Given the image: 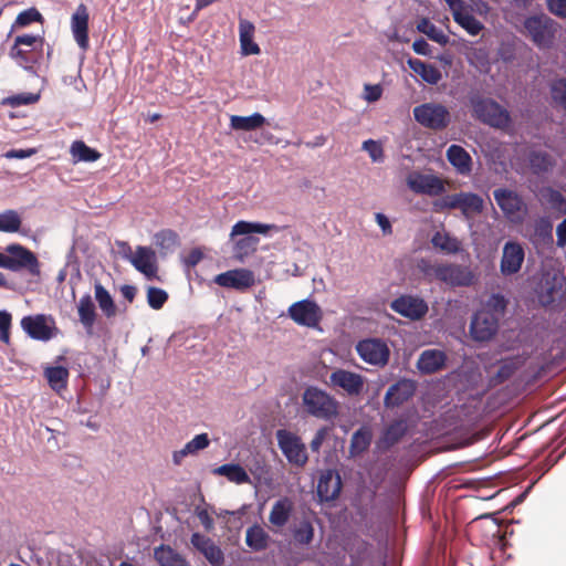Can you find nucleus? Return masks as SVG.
Instances as JSON below:
<instances>
[{
    "label": "nucleus",
    "instance_id": "obj_53",
    "mask_svg": "<svg viewBox=\"0 0 566 566\" xmlns=\"http://www.w3.org/2000/svg\"><path fill=\"white\" fill-rule=\"evenodd\" d=\"M40 95L34 93H20L8 96L3 99V104L11 107H18L21 105H31L39 101Z\"/></svg>",
    "mask_w": 566,
    "mask_h": 566
},
{
    "label": "nucleus",
    "instance_id": "obj_10",
    "mask_svg": "<svg viewBox=\"0 0 566 566\" xmlns=\"http://www.w3.org/2000/svg\"><path fill=\"white\" fill-rule=\"evenodd\" d=\"M424 273L451 286H470L474 283L470 268L460 264H436L424 270Z\"/></svg>",
    "mask_w": 566,
    "mask_h": 566
},
{
    "label": "nucleus",
    "instance_id": "obj_39",
    "mask_svg": "<svg viewBox=\"0 0 566 566\" xmlns=\"http://www.w3.org/2000/svg\"><path fill=\"white\" fill-rule=\"evenodd\" d=\"M264 123L265 118L260 113H254L250 116L232 115L230 118V126L235 130H254L260 128Z\"/></svg>",
    "mask_w": 566,
    "mask_h": 566
},
{
    "label": "nucleus",
    "instance_id": "obj_48",
    "mask_svg": "<svg viewBox=\"0 0 566 566\" xmlns=\"http://www.w3.org/2000/svg\"><path fill=\"white\" fill-rule=\"evenodd\" d=\"M371 442V434L366 429H359L352 436L350 439V453L360 454L368 449Z\"/></svg>",
    "mask_w": 566,
    "mask_h": 566
},
{
    "label": "nucleus",
    "instance_id": "obj_63",
    "mask_svg": "<svg viewBox=\"0 0 566 566\" xmlns=\"http://www.w3.org/2000/svg\"><path fill=\"white\" fill-rule=\"evenodd\" d=\"M556 235V244L559 248H564L566 245V218L557 226Z\"/></svg>",
    "mask_w": 566,
    "mask_h": 566
},
{
    "label": "nucleus",
    "instance_id": "obj_50",
    "mask_svg": "<svg viewBox=\"0 0 566 566\" xmlns=\"http://www.w3.org/2000/svg\"><path fill=\"white\" fill-rule=\"evenodd\" d=\"M156 245L161 251H170L179 244L178 234L171 229H164L155 235Z\"/></svg>",
    "mask_w": 566,
    "mask_h": 566
},
{
    "label": "nucleus",
    "instance_id": "obj_9",
    "mask_svg": "<svg viewBox=\"0 0 566 566\" xmlns=\"http://www.w3.org/2000/svg\"><path fill=\"white\" fill-rule=\"evenodd\" d=\"M412 112L421 126L432 130H443L451 123L449 109L439 103H424L416 106Z\"/></svg>",
    "mask_w": 566,
    "mask_h": 566
},
{
    "label": "nucleus",
    "instance_id": "obj_28",
    "mask_svg": "<svg viewBox=\"0 0 566 566\" xmlns=\"http://www.w3.org/2000/svg\"><path fill=\"white\" fill-rule=\"evenodd\" d=\"M447 354L440 349L423 350L417 361V368L423 375H431L446 367Z\"/></svg>",
    "mask_w": 566,
    "mask_h": 566
},
{
    "label": "nucleus",
    "instance_id": "obj_43",
    "mask_svg": "<svg viewBox=\"0 0 566 566\" xmlns=\"http://www.w3.org/2000/svg\"><path fill=\"white\" fill-rule=\"evenodd\" d=\"M34 22L43 23L44 18L35 7H32L17 15L14 22L11 24V32L25 28Z\"/></svg>",
    "mask_w": 566,
    "mask_h": 566
},
{
    "label": "nucleus",
    "instance_id": "obj_15",
    "mask_svg": "<svg viewBox=\"0 0 566 566\" xmlns=\"http://www.w3.org/2000/svg\"><path fill=\"white\" fill-rule=\"evenodd\" d=\"M452 12L454 22L463 28L470 35H478L483 29V23L471 13V7L463 0H444Z\"/></svg>",
    "mask_w": 566,
    "mask_h": 566
},
{
    "label": "nucleus",
    "instance_id": "obj_60",
    "mask_svg": "<svg viewBox=\"0 0 566 566\" xmlns=\"http://www.w3.org/2000/svg\"><path fill=\"white\" fill-rule=\"evenodd\" d=\"M203 259V253L200 249H192L185 259V264L188 268H195Z\"/></svg>",
    "mask_w": 566,
    "mask_h": 566
},
{
    "label": "nucleus",
    "instance_id": "obj_33",
    "mask_svg": "<svg viewBox=\"0 0 566 566\" xmlns=\"http://www.w3.org/2000/svg\"><path fill=\"white\" fill-rule=\"evenodd\" d=\"M154 558L160 566H190L179 553L165 544L154 549Z\"/></svg>",
    "mask_w": 566,
    "mask_h": 566
},
{
    "label": "nucleus",
    "instance_id": "obj_52",
    "mask_svg": "<svg viewBox=\"0 0 566 566\" xmlns=\"http://www.w3.org/2000/svg\"><path fill=\"white\" fill-rule=\"evenodd\" d=\"M551 95L553 102L566 111V80L559 78L552 83Z\"/></svg>",
    "mask_w": 566,
    "mask_h": 566
},
{
    "label": "nucleus",
    "instance_id": "obj_41",
    "mask_svg": "<svg viewBox=\"0 0 566 566\" xmlns=\"http://www.w3.org/2000/svg\"><path fill=\"white\" fill-rule=\"evenodd\" d=\"M94 292L102 313L107 318L114 317L117 313V307L109 292L99 282L95 283Z\"/></svg>",
    "mask_w": 566,
    "mask_h": 566
},
{
    "label": "nucleus",
    "instance_id": "obj_8",
    "mask_svg": "<svg viewBox=\"0 0 566 566\" xmlns=\"http://www.w3.org/2000/svg\"><path fill=\"white\" fill-rule=\"evenodd\" d=\"M524 29L538 48H551L557 32V23L548 15L535 14L525 19Z\"/></svg>",
    "mask_w": 566,
    "mask_h": 566
},
{
    "label": "nucleus",
    "instance_id": "obj_18",
    "mask_svg": "<svg viewBox=\"0 0 566 566\" xmlns=\"http://www.w3.org/2000/svg\"><path fill=\"white\" fill-rule=\"evenodd\" d=\"M390 308L401 316L411 321H418L428 313V304L420 297L412 295H401L394 300Z\"/></svg>",
    "mask_w": 566,
    "mask_h": 566
},
{
    "label": "nucleus",
    "instance_id": "obj_38",
    "mask_svg": "<svg viewBox=\"0 0 566 566\" xmlns=\"http://www.w3.org/2000/svg\"><path fill=\"white\" fill-rule=\"evenodd\" d=\"M431 243L444 254H455L461 250V242L448 232L437 231L431 238Z\"/></svg>",
    "mask_w": 566,
    "mask_h": 566
},
{
    "label": "nucleus",
    "instance_id": "obj_36",
    "mask_svg": "<svg viewBox=\"0 0 566 566\" xmlns=\"http://www.w3.org/2000/svg\"><path fill=\"white\" fill-rule=\"evenodd\" d=\"M213 474L226 476L230 482L235 484H244L251 482L247 471L237 463L222 464L213 470Z\"/></svg>",
    "mask_w": 566,
    "mask_h": 566
},
{
    "label": "nucleus",
    "instance_id": "obj_22",
    "mask_svg": "<svg viewBox=\"0 0 566 566\" xmlns=\"http://www.w3.org/2000/svg\"><path fill=\"white\" fill-rule=\"evenodd\" d=\"M294 512V502L289 496L276 500L269 513V523L274 533L282 531L290 522Z\"/></svg>",
    "mask_w": 566,
    "mask_h": 566
},
{
    "label": "nucleus",
    "instance_id": "obj_11",
    "mask_svg": "<svg viewBox=\"0 0 566 566\" xmlns=\"http://www.w3.org/2000/svg\"><path fill=\"white\" fill-rule=\"evenodd\" d=\"M356 352L367 364L384 367L388 364L390 349L381 338H365L357 343Z\"/></svg>",
    "mask_w": 566,
    "mask_h": 566
},
{
    "label": "nucleus",
    "instance_id": "obj_14",
    "mask_svg": "<svg viewBox=\"0 0 566 566\" xmlns=\"http://www.w3.org/2000/svg\"><path fill=\"white\" fill-rule=\"evenodd\" d=\"M407 185L413 192L431 197L440 196L446 191L444 181L440 177L419 171L409 174Z\"/></svg>",
    "mask_w": 566,
    "mask_h": 566
},
{
    "label": "nucleus",
    "instance_id": "obj_58",
    "mask_svg": "<svg viewBox=\"0 0 566 566\" xmlns=\"http://www.w3.org/2000/svg\"><path fill=\"white\" fill-rule=\"evenodd\" d=\"M365 99L369 103L377 102L382 95V88L380 85L366 84L365 87Z\"/></svg>",
    "mask_w": 566,
    "mask_h": 566
},
{
    "label": "nucleus",
    "instance_id": "obj_56",
    "mask_svg": "<svg viewBox=\"0 0 566 566\" xmlns=\"http://www.w3.org/2000/svg\"><path fill=\"white\" fill-rule=\"evenodd\" d=\"M547 9L554 15L566 19V0H547Z\"/></svg>",
    "mask_w": 566,
    "mask_h": 566
},
{
    "label": "nucleus",
    "instance_id": "obj_46",
    "mask_svg": "<svg viewBox=\"0 0 566 566\" xmlns=\"http://www.w3.org/2000/svg\"><path fill=\"white\" fill-rule=\"evenodd\" d=\"M21 217L15 210L0 212V232L14 233L21 228Z\"/></svg>",
    "mask_w": 566,
    "mask_h": 566
},
{
    "label": "nucleus",
    "instance_id": "obj_57",
    "mask_svg": "<svg viewBox=\"0 0 566 566\" xmlns=\"http://www.w3.org/2000/svg\"><path fill=\"white\" fill-rule=\"evenodd\" d=\"M329 430L331 429L328 427H322L316 431L314 438L310 443L311 450L313 452H319V449L323 442L325 441L326 437L328 436Z\"/></svg>",
    "mask_w": 566,
    "mask_h": 566
},
{
    "label": "nucleus",
    "instance_id": "obj_7",
    "mask_svg": "<svg viewBox=\"0 0 566 566\" xmlns=\"http://www.w3.org/2000/svg\"><path fill=\"white\" fill-rule=\"evenodd\" d=\"M7 254L0 252V268L13 272L27 270L31 275H40V262L36 255L19 243L6 247Z\"/></svg>",
    "mask_w": 566,
    "mask_h": 566
},
{
    "label": "nucleus",
    "instance_id": "obj_1",
    "mask_svg": "<svg viewBox=\"0 0 566 566\" xmlns=\"http://www.w3.org/2000/svg\"><path fill=\"white\" fill-rule=\"evenodd\" d=\"M507 305L509 300L504 295L491 294L471 318L469 331L472 339L481 343L491 340L497 334Z\"/></svg>",
    "mask_w": 566,
    "mask_h": 566
},
{
    "label": "nucleus",
    "instance_id": "obj_47",
    "mask_svg": "<svg viewBox=\"0 0 566 566\" xmlns=\"http://www.w3.org/2000/svg\"><path fill=\"white\" fill-rule=\"evenodd\" d=\"M407 432V423L405 420H395L385 430L382 440L391 447L396 444Z\"/></svg>",
    "mask_w": 566,
    "mask_h": 566
},
{
    "label": "nucleus",
    "instance_id": "obj_20",
    "mask_svg": "<svg viewBox=\"0 0 566 566\" xmlns=\"http://www.w3.org/2000/svg\"><path fill=\"white\" fill-rule=\"evenodd\" d=\"M214 282L222 287L243 291L253 286L255 280L251 270L235 269L218 274Z\"/></svg>",
    "mask_w": 566,
    "mask_h": 566
},
{
    "label": "nucleus",
    "instance_id": "obj_59",
    "mask_svg": "<svg viewBox=\"0 0 566 566\" xmlns=\"http://www.w3.org/2000/svg\"><path fill=\"white\" fill-rule=\"evenodd\" d=\"M196 515L206 531L210 532L214 527V521L207 509H197Z\"/></svg>",
    "mask_w": 566,
    "mask_h": 566
},
{
    "label": "nucleus",
    "instance_id": "obj_42",
    "mask_svg": "<svg viewBox=\"0 0 566 566\" xmlns=\"http://www.w3.org/2000/svg\"><path fill=\"white\" fill-rule=\"evenodd\" d=\"M44 376L50 387L59 392L66 388L70 373L65 367L55 366L45 368Z\"/></svg>",
    "mask_w": 566,
    "mask_h": 566
},
{
    "label": "nucleus",
    "instance_id": "obj_24",
    "mask_svg": "<svg viewBox=\"0 0 566 566\" xmlns=\"http://www.w3.org/2000/svg\"><path fill=\"white\" fill-rule=\"evenodd\" d=\"M340 475L333 470L321 473L317 482V496L321 502H331L338 497L342 490Z\"/></svg>",
    "mask_w": 566,
    "mask_h": 566
},
{
    "label": "nucleus",
    "instance_id": "obj_32",
    "mask_svg": "<svg viewBox=\"0 0 566 566\" xmlns=\"http://www.w3.org/2000/svg\"><path fill=\"white\" fill-rule=\"evenodd\" d=\"M270 541L269 533L259 524H253L245 532V544L254 552L265 551Z\"/></svg>",
    "mask_w": 566,
    "mask_h": 566
},
{
    "label": "nucleus",
    "instance_id": "obj_19",
    "mask_svg": "<svg viewBox=\"0 0 566 566\" xmlns=\"http://www.w3.org/2000/svg\"><path fill=\"white\" fill-rule=\"evenodd\" d=\"M523 247L515 241H509L503 247L500 271L504 276L516 274L524 262Z\"/></svg>",
    "mask_w": 566,
    "mask_h": 566
},
{
    "label": "nucleus",
    "instance_id": "obj_25",
    "mask_svg": "<svg viewBox=\"0 0 566 566\" xmlns=\"http://www.w3.org/2000/svg\"><path fill=\"white\" fill-rule=\"evenodd\" d=\"M134 268L151 280L157 274L156 254L148 247H137L134 254L127 256Z\"/></svg>",
    "mask_w": 566,
    "mask_h": 566
},
{
    "label": "nucleus",
    "instance_id": "obj_62",
    "mask_svg": "<svg viewBox=\"0 0 566 566\" xmlns=\"http://www.w3.org/2000/svg\"><path fill=\"white\" fill-rule=\"evenodd\" d=\"M484 530L491 534L497 542L502 539L501 526L495 521H490L484 525Z\"/></svg>",
    "mask_w": 566,
    "mask_h": 566
},
{
    "label": "nucleus",
    "instance_id": "obj_16",
    "mask_svg": "<svg viewBox=\"0 0 566 566\" xmlns=\"http://www.w3.org/2000/svg\"><path fill=\"white\" fill-rule=\"evenodd\" d=\"M21 327L31 338L48 342L53 337L54 319L44 314L28 315L21 319Z\"/></svg>",
    "mask_w": 566,
    "mask_h": 566
},
{
    "label": "nucleus",
    "instance_id": "obj_29",
    "mask_svg": "<svg viewBox=\"0 0 566 566\" xmlns=\"http://www.w3.org/2000/svg\"><path fill=\"white\" fill-rule=\"evenodd\" d=\"M255 32L254 24L245 19L239 22V40L243 55H256L261 52L260 46L253 41Z\"/></svg>",
    "mask_w": 566,
    "mask_h": 566
},
{
    "label": "nucleus",
    "instance_id": "obj_30",
    "mask_svg": "<svg viewBox=\"0 0 566 566\" xmlns=\"http://www.w3.org/2000/svg\"><path fill=\"white\" fill-rule=\"evenodd\" d=\"M447 158L461 175H468L472 169V158L462 146L451 145L447 149Z\"/></svg>",
    "mask_w": 566,
    "mask_h": 566
},
{
    "label": "nucleus",
    "instance_id": "obj_64",
    "mask_svg": "<svg viewBox=\"0 0 566 566\" xmlns=\"http://www.w3.org/2000/svg\"><path fill=\"white\" fill-rule=\"evenodd\" d=\"M376 221L385 234H390L392 232L390 221L385 214L376 213Z\"/></svg>",
    "mask_w": 566,
    "mask_h": 566
},
{
    "label": "nucleus",
    "instance_id": "obj_13",
    "mask_svg": "<svg viewBox=\"0 0 566 566\" xmlns=\"http://www.w3.org/2000/svg\"><path fill=\"white\" fill-rule=\"evenodd\" d=\"M329 386L332 388L342 389L347 396H359L365 386V378L357 373L336 368L329 375Z\"/></svg>",
    "mask_w": 566,
    "mask_h": 566
},
{
    "label": "nucleus",
    "instance_id": "obj_12",
    "mask_svg": "<svg viewBox=\"0 0 566 566\" xmlns=\"http://www.w3.org/2000/svg\"><path fill=\"white\" fill-rule=\"evenodd\" d=\"M276 438L281 451L290 463L297 467H304L306 464L308 460L306 448L298 436L287 430H279Z\"/></svg>",
    "mask_w": 566,
    "mask_h": 566
},
{
    "label": "nucleus",
    "instance_id": "obj_6",
    "mask_svg": "<svg viewBox=\"0 0 566 566\" xmlns=\"http://www.w3.org/2000/svg\"><path fill=\"white\" fill-rule=\"evenodd\" d=\"M451 209H459L465 219L471 220L482 213L484 201L478 193L461 191L447 195L433 202V210L436 212Z\"/></svg>",
    "mask_w": 566,
    "mask_h": 566
},
{
    "label": "nucleus",
    "instance_id": "obj_4",
    "mask_svg": "<svg viewBox=\"0 0 566 566\" xmlns=\"http://www.w3.org/2000/svg\"><path fill=\"white\" fill-rule=\"evenodd\" d=\"M272 229H277L275 224H264L249 221H238L231 230V237L243 235L238 239L233 245V255L237 260L243 261L253 254L259 245L260 239L251 235L252 233L268 234Z\"/></svg>",
    "mask_w": 566,
    "mask_h": 566
},
{
    "label": "nucleus",
    "instance_id": "obj_5",
    "mask_svg": "<svg viewBox=\"0 0 566 566\" xmlns=\"http://www.w3.org/2000/svg\"><path fill=\"white\" fill-rule=\"evenodd\" d=\"M44 38L40 34L17 35L9 50V56L20 67L31 71L42 56Z\"/></svg>",
    "mask_w": 566,
    "mask_h": 566
},
{
    "label": "nucleus",
    "instance_id": "obj_34",
    "mask_svg": "<svg viewBox=\"0 0 566 566\" xmlns=\"http://www.w3.org/2000/svg\"><path fill=\"white\" fill-rule=\"evenodd\" d=\"M409 67L418 74L424 82L436 85L441 80V72L433 64L426 63L418 59L408 61Z\"/></svg>",
    "mask_w": 566,
    "mask_h": 566
},
{
    "label": "nucleus",
    "instance_id": "obj_23",
    "mask_svg": "<svg viewBox=\"0 0 566 566\" xmlns=\"http://www.w3.org/2000/svg\"><path fill=\"white\" fill-rule=\"evenodd\" d=\"M88 20L87 7L84 3L78 4L71 18V29L74 40L83 51L90 48Z\"/></svg>",
    "mask_w": 566,
    "mask_h": 566
},
{
    "label": "nucleus",
    "instance_id": "obj_17",
    "mask_svg": "<svg viewBox=\"0 0 566 566\" xmlns=\"http://www.w3.org/2000/svg\"><path fill=\"white\" fill-rule=\"evenodd\" d=\"M289 316L301 326L315 327L322 319V312L314 301L302 300L289 307Z\"/></svg>",
    "mask_w": 566,
    "mask_h": 566
},
{
    "label": "nucleus",
    "instance_id": "obj_26",
    "mask_svg": "<svg viewBox=\"0 0 566 566\" xmlns=\"http://www.w3.org/2000/svg\"><path fill=\"white\" fill-rule=\"evenodd\" d=\"M190 542L192 546L198 549L211 564V566H222L224 563V555L221 548L216 545V543L200 534V533H193L191 535Z\"/></svg>",
    "mask_w": 566,
    "mask_h": 566
},
{
    "label": "nucleus",
    "instance_id": "obj_51",
    "mask_svg": "<svg viewBox=\"0 0 566 566\" xmlns=\"http://www.w3.org/2000/svg\"><path fill=\"white\" fill-rule=\"evenodd\" d=\"M168 300V293L159 287L147 289V303L153 310H160Z\"/></svg>",
    "mask_w": 566,
    "mask_h": 566
},
{
    "label": "nucleus",
    "instance_id": "obj_21",
    "mask_svg": "<svg viewBox=\"0 0 566 566\" xmlns=\"http://www.w3.org/2000/svg\"><path fill=\"white\" fill-rule=\"evenodd\" d=\"M493 197L500 209L510 219H513L526 209L523 198L514 190L497 188L493 191Z\"/></svg>",
    "mask_w": 566,
    "mask_h": 566
},
{
    "label": "nucleus",
    "instance_id": "obj_54",
    "mask_svg": "<svg viewBox=\"0 0 566 566\" xmlns=\"http://www.w3.org/2000/svg\"><path fill=\"white\" fill-rule=\"evenodd\" d=\"M363 149L366 150L373 161L380 163L384 160V149L379 142L368 139L363 143Z\"/></svg>",
    "mask_w": 566,
    "mask_h": 566
},
{
    "label": "nucleus",
    "instance_id": "obj_27",
    "mask_svg": "<svg viewBox=\"0 0 566 566\" xmlns=\"http://www.w3.org/2000/svg\"><path fill=\"white\" fill-rule=\"evenodd\" d=\"M415 390L416 387L411 380H399L388 388L384 403L387 408L399 407L415 395Z\"/></svg>",
    "mask_w": 566,
    "mask_h": 566
},
{
    "label": "nucleus",
    "instance_id": "obj_55",
    "mask_svg": "<svg viewBox=\"0 0 566 566\" xmlns=\"http://www.w3.org/2000/svg\"><path fill=\"white\" fill-rule=\"evenodd\" d=\"M11 322V314L7 311H0V340L4 344L10 343Z\"/></svg>",
    "mask_w": 566,
    "mask_h": 566
},
{
    "label": "nucleus",
    "instance_id": "obj_49",
    "mask_svg": "<svg viewBox=\"0 0 566 566\" xmlns=\"http://www.w3.org/2000/svg\"><path fill=\"white\" fill-rule=\"evenodd\" d=\"M293 538L300 545H308L314 538V527L308 520H302L293 530Z\"/></svg>",
    "mask_w": 566,
    "mask_h": 566
},
{
    "label": "nucleus",
    "instance_id": "obj_40",
    "mask_svg": "<svg viewBox=\"0 0 566 566\" xmlns=\"http://www.w3.org/2000/svg\"><path fill=\"white\" fill-rule=\"evenodd\" d=\"M527 158H528V164H530L531 170L535 175H541V174L547 172L555 165L553 157L548 153L543 151V150H532L528 154Z\"/></svg>",
    "mask_w": 566,
    "mask_h": 566
},
{
    "label": "nucleus",
    "instance_id": "obj_37",
    "mask_svg": "<svg viewBox=\"0 0 566 566\" xmlns=\"http://www.w3.org/2000/svg\"><path fill=\"white\" fill-rule=\"evenodd\" d=\"M70 154L74 163H94L102 157L98 150L88 147L83 140H74Z\"/></svg>",
    "mask_w": 566,
    "mask_h": 566
},
{
    "label": "nucleus",
    "instance_id": "obj_45",
    "mask_svg": "<svg viewBox=\"0 0 566 566\" xmlns=\"http://www.w3.org/2000/svg\"><path fill=\"white\" fill-rule=\"evenodd\" d=\"M542 197L549 205L552 210L560 214H566V198L560 191L547 187L542 190Z\"/></svg>",
    "mask_w": 566,
    "mask_h": 566
},
{
    "label": "nucleus",
    "instance_id": "obj_2",
    "mask_svg": "<svg viewBox=\"0 0 566 566\" xmlns=\"http://www.w3.org/2000/svg\"><path fill=\"white\" fill-rule=\"evenodd\" d=\"M304 413L323 421H334L339 416V402L326 390L307 386L301 396Z\"/></svg>",
    "mask_w": 566,
    "mask_h": 566
},
{
    "label": "nucleus",
    "instance_id": "obj_44",
    "mask_svg": "<svg viewBox=\"0 0 566 566\" xmlns=\"http://www.w3.org/2000/svg\"><path fill=\"white\" fill-rule=\"evenodd\" d=\"M417 30L420 33L426 34L430 40L444 45L448 43L449 38L443 33L442 30L438 29L429 19L422 18L417 24Z\"/></svg>",
    "mask_w": 566,
    "mask_h": 566
},
{
    "label": "nucleus",
    "instance_id": "obj_61",
    "mask_svg": "<svg viewBox=\"0 0 566 566\" xmlns=\"http://www.w3.org/2000/svg\"><path fill=\"white\" fill-rule=\"evenodd\" d=\"M412 49L417 54H420V55H429L431 53L429 43L422 38L417 39L412 43Z\"/></svg>",
    "mask_w": 566,
    "mask_h": 566
},
{
    "label": "nucleus",
    "instance_id": "obj_31",
    "mask_svg": "<svg viewBox=\"0 0 566 566\" xmlns=\"http://www.w3.org/2000/svg\"><path fill=\"white\" fill-rule=\"evenodd\" d=\"M77 314L81 324L87 334H91L97 317V313L93 298L90 294H85L80 298L77 303Z\"/></svg>",
    "mask_w": 566,
    "mask_h": 566
},
{
    "label": "nucleus",
    "instance_id": "obj_35",
    "mask_svg": "<svg viewBox=\"0 0 566 566\" xmlns=\"http://www.w3.org/2000/svg\"><path fill=\"white\" fill-rule=\"evenodd\" d=\"M210 439L207 433L197 434L192 440L187 442L181 450L172 453V461L176 465H179L182 459L189 454H195L200 450L209 447Z\"/></svg>",
    "mask_w": 566,
    "mask_h": 566
},
{
    "label": "nucleus",
    "instance_id": "obj_3",
    "mask_svg": "<svg viewBox=\"0 0 566 566\" xmlns=\"http://www.w3.org/2000/svg\"><path fill=\"white\" fill-rule=\"evenodd\" d=\"M472 117L476 120L501 130L511 127L510 112L491 97L473 94L469 97Z\"/></svg>",
    "mask_w": 566,
    "mask_h": 566
}]
</instances>
